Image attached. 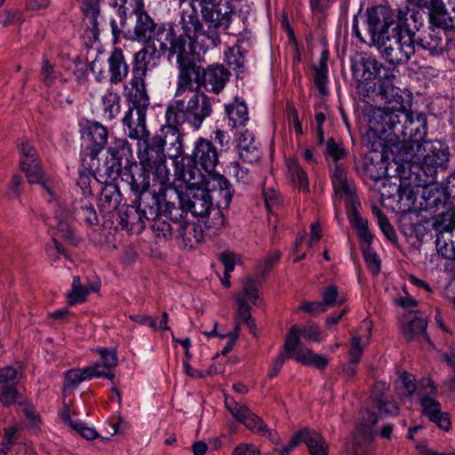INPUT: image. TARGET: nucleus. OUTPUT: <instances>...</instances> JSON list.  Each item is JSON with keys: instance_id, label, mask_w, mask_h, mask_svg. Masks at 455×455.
Returning a JSON list of instances; mask_svg holds the SVG:
<instances>
[{"instance_id": "c85d7f7f", "label": "nucleus", "mask_w": 455, "mask_h": 455, "mask_svg": "<svg viewBox=\"0 0 455 455\" xmlns=\"http://www.w3.org/2000/svg\"><path fill=\"white\" fill-rule=\"evenodd\" d=\"M182 124H172L166 118V124L160 130V133L155 135L160 137L162 148L166 146L167 154L170 158H177L183 154V146L179 126Z\"/></svg>"}, {"instance_id": "72a5a7b5", "label": "nucleus", "mask_w": 455, "mask_h": 455, "mask_svg": "<svg viewBox=\"0 0 455 455\" xmlns=\"http://www.w3.org/2000/svg\"><path fill=\"white\" fill-rule=\"evenodd\" d=\"M302 337L305 339L311 341H320V331L316 325H307L303 328H299L298 325H293L290 331L287 333L284 349L286 352L291 353L296 351L299 346V338Z\"/></svg>"}, {"instance_id": "393cba45", "label": "nucleus", "mask_w": 455, "mask_h": 455, "mask_svg": "<svg viewBox=\"0 0 455 455\" xmlns=\"http://www.w3.org/2000/svg\"><path fill=\"white\" fill-rule=\"evenodd\" d=\"M377 422L376 414L369 412L368 422L362 423L353 436L351 446L347 449L348 455H371V444L373 437L372 427Z\"/></svg>"}, {"instance_id": "f704fd0d", "label": "nucleus", "mask_w": 455, "mask_h": 455, "mask_svg": "<svg viewBox=\"0 0 455 455\" xmlns=\"http://www.w3.org/2000/svg\"><path fill=\"white\" fill-rule=\"evenodd\" d=\"M108 63L110 83L112 84H121L129 73V65L123 51L120 48H115L108 57Z\"/></svg>"}, {"instance_id": "864d4df0", "label": "nucleus", "mask_w": 455, "mask_h": 455, "mask_svg": "<svg viewBox=\"0 0 455 455\" xmlns=\"http://www.w3.org/2000/svg\"><path fill=\"white\" fill-rule=\"evenodd\" d=\"M41 81L47 87H52L60 79L61 83L66 82V79L60 78V74L55 69V66L46 58L43 60L41 68Z\"/></svg>"}, {"instance_id": "79ce46f5", "label": "nucleus", "mask_w": 455, "mask_h": 455, "mask_svg": "<svg viewBox=\"0 0 455 455\" xmlns=\"http://www.w3.org/2000/svg\"><path fill=\"white\" fill-rule=\"evenodd\" d=\"M299 435V442L307 444L310 455H328V445L319 433L303 429Z\"/></svg>"}, {"instance_id": "9d476101", "label": "nucleus", "mask_w": 455, "mask_h": 455, "mask_svg": "<svg viewBox=\"0 0 455 455\" xmlns=\"http://www.w3.org/2000/svg\"><path fill=\"white\" fill-rule=\"evenodd\" d=\"M233 15V9L228 1L215 2L210 8L204 7L203 19L206 25L205 39L203 45L205 48H213L220 44V33L228 28Z\"/></svg>"}, {"instance_id": "f257e3e1", "label": "nucleus", "mask_w": 455, "mask_h": 455, "mask_svg": "<svg viewBox=\"0 0 455 455\" xmlns=\"http://www.w3.org/2000/svg\"><path fill=\"white\" fill-rule=\"evenodd\" d=\"M399 105L376 108L368 114L369 139L395 148L396 158L407 164L411 179L414 182L426 184L436 180L438 172L449 166V148L440 140H426L427 133V116L422 113L407 112L403 97L395 93Z\"/></svg>"}, {"instance_id": "c9c22d12", "label": "nucleus", "mask_w": 455, "mask_h": 455, "mask_svg": "<svg viewBox=\"0 0 455 455\" xmlns=\"http://www.w3.org/2000/svg\"><path fill=\"white\" fill-rule=\"evenodd\" d=\"M80 8L84 15V22L87 28L92 33L93 39L96 41L100 35V0H77ZM100 20L102 18L100 17Z\"/></svg>"}, {"instance_id": "4be33fe9", "label": "nucleus", "mask_w": 455, "mask_h": 455, "mask_svg": "<svg viewBox=\"0 0 455 455\" xmlns=\"http://www.w3.org/2000/svg\"><path fill=\"white\" fill-rule=\"evenodd\" d=\"M153 171L150 168H144V166L133 164L129 170H126L123 174V180H125L138 196L142 194H155L156 196L160 197V204L164 200V193L166 190L159 191V188L153 187V191H148L150 186V174L153 175Z\"/></svg>"}, {"instance_id": "09e8293b", "label": "nucleus", "mask_w": 455, "mask_h": 455, "mask_svg": "<svg viewBox=\"0 0 455 455\" xmlns=\"http://www.w3.org/2000/svg\"><path fill=\"white\" fill-rule=\"evenodd\" d=\"M225 60L228 67L232 68L237 76L244 73V55L241 46L236 44L235 45L229 47L225 52Z\"/></svg>"}, {"instance_id": "ea45409f", "label": "nucleus", "mask_w": 455, "mask_h": 455, "mask_svg": "<svg viewBox=\"0 0 455 455\" xmlns=\"http://www.w3.org/2000/svg\"><path fill=\"white\" fill-rule=\"evenodd\" d=\"M176 235L182 240L185 246L194 247L203 241L205 232L201 226L187 221L177 225Z\"/></svg>"}, {"instance_id": "c756f323", "label": "nucleus", "mask_w": 455, "mask_h": 455, "mask_svg": "<svg viewBox=\"0 0 455 455\" xmlns=\"http://www.w3.org/2000/svg\"><path fill=\"white\" fill-rule=\"evenodd\" d=\"M129 108L123 118V126L127 136L133 140L148 138L149 132L146 126L145 110Z\"/></svg>"}, {"instance_id": "a878e982", "label": "nucleus", "mask_w": 455, "mask_h": 455, "mask_svg": "<svg viewBox=\"0 0 455 455\" xmlns=\"http://www.w3.org/2000/svg\"><path fill=\"white\" fill-rule=\"evenodd\" d=\"M427 32H425L418 39L414 40L415 46L427 52L431 56L441 55L447 47L448 37L443 26L433 25Z\"/></svg>"}, {"instance_id": "a19ab883", "label": "nucleus", "mask_w": 455, "mask_h": 455, "mask_svg": "<svg viewBox=\"0 0 455 455\" xmlns=\"http://www.w3.org/2000/svg\"><path fill=\"white\" fill-rule=\"evenodd\" d=\"M121 193L115 184H108L101 189L98 199V207L103 213H110L115 211L121 203Z\"/></svg>"}, {"instance_id": "ddd939ff", "label": "nucleus", "mask_w": 455, "mask_h": 455, "mask_svg": "<svg viewBox=\"0 0 455 455\" xmlns=\"http://www.w3.org/2000/svg\"><path fill=\"white\" fill-rule=\"evenodd\" d=\"M225 406L234 419L244 425L251 432L267 436L273 443H279V438H275V431L269 428L264 420L252 412L246 404L239 403L234 398L227 396Z\"/></svg>"}, {"instance_id": "2f4dec72", "label": "nucleus", "mask_w": 455, "mask_h": 455, "mask_svg": "<svg viewBox=\"0 0 455 455\" xmlns=\"http://www.w3.org/2000/svg\"><path fill=\"white\" fill-rule=\"evenodd\" d=\"M229 79V72L222 65H212L203 69L202 80L206 91L220 93Z\"/></svg>"}, {"instance_id": "6ab92c4d", "label": "nucleus", "mask_w": 455, "mask_h": 455, "mask_svg": "<svg viewBox=\"0 0 455 455\" xmlns=\"http://www.w3.org/2000/svg\"><path fill=\"white\" fill-rule=\"evenodd\" d=\"M82 137L86 143L81 154L82 161L87 158L94 160L108 142V132L105 126L98 122H88L83 128Z\"/></svg>"}, {"instance_id": "338daca9", "label": "nucleus", "mask_w": 455, "mask_h": 455, "mask_svg": "<svg viewBox=\"0 0 455 455\" xmlns=\"http://www.w3.org/2000/svg\"><path fill=\"white\" fill-rule=\"evenodd\" d=\"M183 211L176 207L174 204H166L165 209L163 211V215L165 217V219H168L170 221H172V224L177 227L179 224H183L186 222L183 220Z\"/></svg>"}, {"instance_id": "423d86ee", "label": "nucleus", "mask_w": 455, "mask_h": 455, "mask_svg": "<svg viewBox=\"0 0 455 455\" xmlns=\"http://www.w3.org/2000/svg\"><path fill=\"white\" fill-rule=\"evenodd\" d=\"M161 209L160 197L155 194H142L136 197L132 204L120 209L118 224L127 232L140 234L144 230L146 221L155 220Z\"/></svg>"}, {"instance_id": "4c0bfd02", "label": "nucleus", "mask_w": 455, "mask_h": 455, "mask_svg": "<svg viewBox=\"0 0 455 455\" xmlns=\"http://www.w3.org/2000/svg\"><path fill=\"white\" fill-rule=\"evenodd\" d=\"M228 126L235 128L244 127L249 121L248 108L244 100L235 98L234 100L225 106Z\"/></svg>"}, {"instance_id": "7ed1b4c3", "label": "nucleus", "mask_w": 455, "mask_h": 455, "mask_svg": "<svg viewBox=\"0 0 455 455\" xmlns=\"http://www.w3.org/2000/svg\"><path fill=\"white\" fill-rule=\"evenodd\" d=\"M212 103L209 96L198 90L174 95L169 103L165 118L172 124L188 123L192 128L198 130L204 121L211 116Z\"/></svg>"}, {"instance_id": "8fccbe9b", "label": "nucleus", "mask_w": 455, "mask_h": 455, "mask_svg": "<svg viewBox=\"0 0 455 455\" xmlns=\"http://www.w3.org/2000/svg\"><path fill=\"white\" fill-rule=\"evenodd\" d=\"M359 209L347 212V216L352 225L358 230L360 239L370 247L373 235L368 229L367 221L360 216Z\"/></svg>"}, {"instance_id": "37998d69", "label": "nucleus", "mask_w": 455, "mask_h": 455, "mask_svg": "<svg viewBox=\"0 0 455 455\" xmlns=\"http://www.w3.org/2000/svg\"><path fill=\"white\" fill-rule=\"evenodd\" d=\"M288 172L291 182L303 193L309 192V180L307 172L299 164L298 160L290 158L287 160Z\"/></svg>"}, {"instance_id": "cd10ccee", "label": "nucleus", "mask_w": 455, "mask_h": 455, "mask_svg": "<svg viewBox=\"0 0 455 455\" xmlns=\"http://www.w3.org/2000/svg\"><path fill=\"white\" fill-rule=\"evenodd\" d=\"M189 156L181 158V166L177 167L175 176L177 180L183 181L187 189L190 188H201L206 186L207 176H204L201 170Z\"/></svg>"}, {"instance_id": "c03bdc74", "label": "nucleus", "mask_w": 455, "mask_h": 455, "mask_svg": "<svg viewBox=\"0 0 455 455\" xmlns=\"http://www.w3.org/2000/svg\"><path fill=\"white\" fill-rule=\"evenodd\" d=\"M291 357L306 365H313L318 369H323L327 366L329 361L324 355L315 354L312 350L304 347H298L292 351Z\"/></svg>"}, {"instance_id": "a211bd4d", "label": "nucleus", "mask_w": 455, "mask_h": 455, "mask_svg": "<svg viewBox=\"0 0 455 455\" xmlns=\"http://www.w3.org/2000/svg\"><path fill=\"white\" fill-rule=\"evenodd\" d=\"M211 192H215L220 195L219 188H210L208 181L206 186L201 188H190L186 189V200L182 203V206L192 213L195 217H204L206 212L212 209V196ZM220 200L218 204L226 207L222 202L223 199L220 196Z\"/></svg>"}, {"instance_id": "49530a36", "label": "nucleus", "mask_w": 455, "mask_h": 455, "mask_svg": "<svg viewBox=\"0 0 455 455\" xmlns=\"http://www.w3.org/2000/svg\"><path fill=\"white\" fill-rule=\"evenodd\" d=\"M235 326L238 323V331H240V323L244 322L251 331L256 330L255 321L251 318V307L246 300H243L242 296H235Z\"/></svg>"}, {"instance_id": "a18cd8bd", "label": "nucleus", "mask_w": 455, "mask_h": 455, "mask_svg": "<svg viewBox=\"0 0 455 455\" xmlns=\"http://www.w3.org/2000/svg\"><path fill=\"white\" fill-rule=\"evenodd\" d=\"M204 218H205L204 231L207 236L216 235L225 225V217L220 207H213Z\"/></svg>"}, {"instance_id": "7c9ffc66", "label": "nucleus", "mask_w": 455, "mask_h": 455, "mask_svg": "<svg viewBox=\"0 0 455 455\" xmlns=\"http://www.w3.org/2000/svg\"><path fill=\"white\" fill-rule=\"evenodd\" d=\"M145 78L132 75V78L124 90H127V99L132 102V108L147 111L149 106V96L147 92Z\"/></svg>"}, {"instance_id": "aec40b11", "label": "nucleus", "mask_w": 455, "mask_h": 455, "mask_svg": "<svg viewBox=\"0 0 455 455\" xmlns=\"http://www.w3.org/2000/svg\"><path fill=\"white\" fill-rule=\"evenodd\" d=\"M418 5L429 10L432 25L455 28V0H418Z\"/></svg>"}, {"instance_id": "774afa93", "label": "nucleus", "mask_w": 455, "mask_h": 455, "mask_svg": "<svg viewBox=\"0 0 455 455\" xmlns=\"http://www.w3.org/2000/svg\"><path fill=\"white\" fill-rule=\"evenodd\" d=\"M363 258L367 264L368 268L374 274H378L380 270V259L378 254L371 248L366 247L363 249Z\"/></svg>"}, {"instance_id": "412c9836", "label": "nucleus", "mask_w": 455, "mask_h": 455, "mask_svg": "<svg viewBox=\"0 0 455 455\" xmlns=\"http://www.w3.org/2000/svg\"><path fill=\"white\" fill-rule=\"evenodd\" d=\"M180 2L182 9L180 16L182 32L179 35L175 33V37L188 36L193 46L196 42L203 44V39H205V36L203 34L205 33V29L203 28L199 20L197 6L190 5L187 0H180Z\"/></svg>"}, {"instance_id": "603ef678", "label": "nucleus", "mask_w": 455, "mask_h": 455, "mask_svg": "<svg viewBox=\"0 0 455 455\" xmlns=\"http://www.w3.org/2000/svg\"><path fill=\"white\" fill-rule=\"evenodd\" d=\"M76 217L88 225H94L98 222V217L93 205L89 201H81L74 206Z\"/></svg>"}, {"instance_id": "bb28decb", "label": "nucleus", "mask_w": 455, "mask_h": 455, "mask_svg": "<svg viewBox=\"0 0 455 455\" xmlns=\"http://www.w3.org/2000/svg\"><path fill=\"white\" fill-rule=\"evenodd\" d=\"M160 60L156 46L153 44H145L134 53L132 62V75L146 77L148 73L156 68Z\"/></svg>"}, {"instance_id": "0e129e2a", "label": "nucleus", "mask_w": 455, "mask_h": 455, "mask_svg": "<svg viewBox=\"0 0 455 455\" xmlns=\"http://www.w3.org/2000/svg\"><path fill=\"white\" fill-rule=\"evenodd\" d=\"M80 368H74L68 371L64 376L63 390L64 392L72 391L75 389L84 379H82Z\"/></svg>"}, {"instance_id": "69168bd1", "label": "nucleus", "mask_w": 455, "mask_h": 455, "mask_svg": "<svg viewBox=\"0 0 455 455\" xmlns=\"http://www.w3.org/2000/svg\"><path fill=\"white\" fill-rule=\"evenodd\" d=\"M96 351L100 355L102 360V363H100L102 370L112 371V369L116 366L117 356L115 349L100 347Z\"/></svg>"}, {"instance_id": "9b49d317", "label": "nucleus", "mask_w": 455, "mask_h": 455, "mask_svg": "<svg viewBox=\"0 0 455 455\" xmlns=\"http://www.w3.org/2000/svg\"><path fill=\"white\" fill-rule=\"evenodd\" d=\"M409 4L400 6L395 12L391 8L385 5H377L367 11V26L368 32L371 36L372 44L378 42L379 36H387L392 33L393 28L400 24L401 12H406V18H410L411 12Z\"/></svg>"}, {"instance_id": "3c124183", "label": "nucleus", "mask_w": 455, "mask_h": 455, "mask_svg": "<svg viewBox=\"0 0 455 455\" xmlns=\"http://www.w3.org/2000/svg\"><path fill=\"white\" fill-rule=\"evenodd\" d=\"M98 291L97 286L92 285L90 288L84 286L80 277L76 275L73 277L72 289L68 292V301L72 305L82 303L91 291Z\"/></svg>"}, {"instance_id": "de8ad7c7", "label": "nucleus", "mask_w": 455, "mask_h": 455, "mask_svg": "<svg viewBox=\"0 0 455 455\" xmlns=\"http://www.w3.org/2000/svg\"><path fill=\"white\" fill-rule=\"evenodd\" d=\"M120 101L119 94L113 89H108L101 99L104 116L109 120L116 117L121 109Z\"/></svg>"}, {"instance_id": "b1692460", "label": "nucleus", "mask_w": 455, "mask_h": 455, "mask_svg": "<svg viewBox=\"0 0 455 455\" xmlns=\"http://www.w3.org/2000/svg\"><path fill=\"white\" fill-rule=\"evenodd\" d=\"M21 375L20 365L0 369V402L4 405L9 406L19 402L20 394L16 385Z\"/></svg>"}, {"instance_id": "680f3d73", "label": "nucleus", "mask_w": 455, "mask_h": 455, "mask_svg": "<svg viewBox=\"0 0 455 455\" xmlns=\"http://www.w3.org/2000/svg\"><path fill=\"white\" fill-rule=\"evenodd\" d=\"M427 325V323L424 317H414L404 328V334L407 339H411L416 335L425 333Z\"/></svg>"}, {"instance_id": "0eeeda50", "label": "nucleus", "mask_w": 455, "mask_h": 455, "mask_svg": "<svg viewBox=\"0 0 455 455\" xmlns=\"http://www.w3.org/2000/svg\"><path fill=\"white\" fill-rule=\"evenodd\" d=\"M160 137H150L138 140L140 164L153 171L152 185L159 186V191L171 188L170 172L165 164V154Z\"/></svg>"}, {"instance_id": "e433bc0d", "label": "nucleus", "mask_w": 455, "mask_h": 455, "mask_svg": "<svg viewBox=\"0 0 455 455\" xmlns=\"http://www.w3.org/2000/svg\"><path fill=\"white\" fill-rule=\"evenodd\" d=\"M18 148L20 155V169L26 176L41 167L37 152L28 140L21 139L18 144Z\"/></svg>"}, {"instance_id": "5701e85b", "label": "nucleus", "mask_w": 455, "mask_h": 455, "mask_svg": "<svg viewBox=\"0 0 455 455\" xmlns=\"http://www.w3.org/2000/svg\"><path fill=\"white\" fill-rule=\"evenodd\" d=\"M448 190L433 182H426L419 188V212H429L435 214L444 209L448 200Z\"/></svg>"}, {"instance_id": "473e14b6", "label": "nucleus", "mask_w": 455, "mask_h": 455, "mask_svg": "<svg viewBox=\"0 0 455 455\" xmlns=\"http://www.w3.org/2000/svg\"><path fill=\"white\" fill-rule=\"evenodd\" d=\"M237 148L240 158L246 163H257L261 154L255 137L249 130L240 132L236 135Z\"/></svg>"}, {"instance_id": "e2e57ef3", "label": "nucleus", "mask_w": 455, "mask_h": 455, "mask_svg": "<svg viewBox=\"0 0 455 455\" xmlns=\"http://www.w3.org/2000/svg\"><path fill=\"white\" fill-rule=\"evenodd\" d=\"M323 304L331 307L345 301V297L339 294L338 287L335 285H330L323 290Z\"/></svg>"}, {"instance_id": "6e6d98bb", "label": "nucleus", "mask_w": 455, "mask_h": 455, "mask_svg": "<svg viewBox=\"0 0 455 455\" xmlns=\"http://www.w3.org/2000/svg\"><path fill=\"white\" fill-rule=\"evenodd\" d=\"M235 296H242L243 300L247 299L255 306L259 304V292L257 284L250 277H245L242 280V290Z\"/></svg>"}, {"instance_id": "39448f33", "label": "nucleus", "mask_w": 455, "mask_h": 455, "mask_svg": "<svg viewBox=\"0 0 455 455\" xmlns=\"http://www.w3.org/2000/svg\"><path fill=\"white\" fill-rule=\"evenodd\" d=\"M190 157L197 163L207 173V180L210 188H219L222 204L228 206L234 195L229 180L223 175L215 172L219 164V153L211 140L204 138L198 139L194 147Z\"/></svg>"}, {"instance_id": "1a4fd4ad", "label": "nucleus", "mask_w": 455, "mask_h": 455, "mask_svg": "<svg viewBox=\"0 0 455 455\" xmlns=\"http://www.w3.org/2000/svg\"><path fill=\"white\" fill-rule=\"evenodd\" d=\"M351 69L354 78L360 84H367L378 80L379 92L382 95L387 97L389 91H394V69L386 67L376 58L363 57L360 61L352 65Z\"/></svg>"}, {"instance_id": "5fc2aeb1", "label": "nucleus", "mask_w": 455, "mask_h": 455, "mask_svg": "<svg viewBox=\"0 0 455 455\" xmlns=\"http://www.w3.org/2000/svg\"><path fill=\"white\" fill-rule=\"evenodd\" d=\"M324 155L331 167L337 163H340V160L345 158L347 153L342 145L336 143L335 140L331 138L327 140Z\"/></svg>"}, {"instance_id": "f3484780", "label": "nucleus", "mask_w": 455, "mask_h": 455, "mask_svg": "<svg viewBox=\"0 0 455 455\" xmlns=\"http://www.w3.org/2000/svg\"><path fill=\"white\" fill-rule=\"evenodd\" d=\"M437 252L444 259H455V215L441 213L434 224Z\"/></svg>"}, {"instance_id": "6e6552de", "label": "nucleus", "mask_w": 455, "mask_h": 455, "mask_svg": "<svg viewBox=\"0 0 455 455\" xmlns=\"http://www.w3.org/2000/svg\"><path fill=\"white\" fill-rule=\"evenodd\" d=\"M30 184H40L47 194L46 200L52 204L54 209L55 220L57 221L56 229L60 238L69 240L75 243L73 237V230L68 223V212L64 209L60 201V194L61 191L60 180L52 176L46 175L42 166L26 176Z\"/></svg>"}, {"instance_id": "13d9d810", "label": "nucleus", "mask_w": 455, "mask_h": 455, "mask_svg": "<svg viewBox=\"0 0 455 455\" xmlns=\"http://www.w3.org/2000/svg\"><path fill=\"white\" fill-rule=\"evenodd\" d=\"M82 379L84 380L92 379V378H106L112 380L115 374L112 371H104L100 363H94L93 365L80 368Z\"/></svg>"}, {"instance_id": "f03ea898", "label": "nucleus", "mask_w": 455, "mask_h": 455, "mask_svg": "<svg viewBox=\"0 0 455 455\" xmlns=\"http://www.w3.org/2000/svg\"><path fill=\"white\" fill-rule=\"evenodd\" d=\"M401 12L400 24L395 25L387 36H380L374 45L382 58L392 65L404 64L415 53V32L422 26V16L419 11L411 12L410 18Z\"/></svg>"}, {"instance_id": "20e7f679", "label": "nucleus", "mask_w": 455, "mask_h": 455, "mask_svg": "<svg viewBox=\"0 0 455 455\" xmlns=\"http://www.w3.org/2000/svg\"><path fill=\"white\" fill-rule=\"evenodd\" d=\"M161 39L162 41L164 40L163 45L165 52L169 53V58L174 55L177 58L179 75L174 95H181L187 93V92L196 91L197 89L193 86V82L201 83L203 68L195 63V46L191 44L189 36H183L171 45L166 44L169 43L166 36Z\"/></svg>"}, {"instance_id": "4d7b16f0", "label": "nucleus", "mask_w": 455, "mask_h": 455, "mask_svg": "<svg viewBox=\"0 0 455 455\" xmlns=\"http://www.w3.org/2000/svg\"><path fill=\"white\" fill-rule=\"evenodd\" d=\"M159 212H161V211ZM152 220L154 221L152 229L156 237L164 238V240H169L172 237L173 233H176L175 226L172 224L170 221L163 220L161 218V213H159L158 216Z\"/></svg>"}, {"instance_id": "f8f14e48", "label": "nucleus", "mask_w": 455, "mask_h": 455, "mask_svg": "<svg viewBox=\"0 0 455 455\" xmlns=\"http://www.w3.org/2000/svg\"><path fill=\"white\" fill-rule=\"evenodd\" d=\"M419 403L422 413L439 428L448 431L451 427V419L441 408V403L435 399L437 388L430 379H421L418 387Z\"/></svg>"}, {"instance_id": "052dcab7", "label": "nucleus", "mask_w": 455, "mask_h": 455, "mask_svg": "<svg viewBox=\"0 0 455 455\" xmlns=\"http://www.w3.org/2000/svg\"><path fill=\"white\" fill-rule=\"evenodd\" d=\"M114 5L118 8L121 16L126 15L128 12L137 15L140 12H143V0H115Z\"/></svg>"}, {"instance_id": "2eb2a0df", "label": "nucleus", "mask_w": 455, "mask_h": 455, "mask_svg": "<svg viewBox=\"0 0 455 455\" xmlns=\"http://www.w3.org/2000/svg\"><path fill=\"white\" fill-rule=\"evenodd\" d=\"M330 178L335 196L346 200L347 212L361 207L355 180L342 163L331 167Z\"/></svg>"}, {"instance_id": "bf43d9fd", "label": "nucleus", "mask_w": 455, "mask_h": 455, "mask_svg": "<svg viewBox=\"0 0 455 455\" xmlns=\"http://www.w3.org/2000/svg\"><path fill=\"white\" fill-rule=\"evenodd\" d=\"M82 379L84 380L92 379V378H106L112 380L115 374L112 371H104L100 363H94L93 365L80 368Z\"/></svg>"}, {"instance_id": "58836bf2", "label": "nucleus", "mask_w": 455, "mask_h": 455, "mask_svg": "<svg viewBox=\"0 0 455 455\" xmlns=\"http://www.w3.org/2000/svg\"><path fill=\"white\" fill-rule=\"evenodd\" d=\"M360 330L362 334L354 336L351 340V347L348 351V360L350 363L360 362L363 348L368 345V341L371 336V323L364 319L362 321Z\"/></svg>"}, {"instance_id": "4468645a", "label": "nucleus", "mask_w": 455, "mask_h": 455, "mask_svg": "<svg viewBox=\"0 0 455 455\" xmlns=\"http://www.w3.org/2000/svg\"><path fill=\"white\" fill-rule=\"evenodd\" d=\"M134 35L138 41L148 43L150 40L159 43L160 51L165 53V49L163 45L164 40L161 38L166 36L168 42L166 44H173L179 38L175 37V31L172 27L165 28L162 25H157L154 22L153 19L145 12H140L136 15V24L134 27Z\"/></svg>"}, {"instance_id": "dca6fc26", "label": "nucleus", "mask_w": 455, "mask_h": 455, "mask_svg": "<svg viewBox=\"0 0 455 455\" xmlns=\"http://www.w3.org/2000/svg\"><path fill=\"white\" fill-rule=\"evenodd\" d=\"M420 182H414L411 179V172L401 180V183L395 188L396 195L387 196V199H391L395 203L392 205L393 209L402 212H419V188L423 184Z\"/></svg>"}]
</instances>
